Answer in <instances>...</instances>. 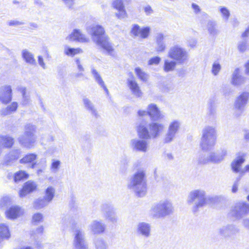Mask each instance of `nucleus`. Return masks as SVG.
I'll return each instance as SVG.
<instances>
[{
  "label": "nucleus",
  "instance_id": "obj_61",
  "mask_svg": "<svg viewBox=\"0 0 249 249\" xmlns=\"http://www.w3.org/2000/svg\"><path fill=\"white\" fill-rule=\"evenodd\" d=\"M38 63L40 67H41L43 69H46V66L45 63L44 62L43 58L41 56H38Z\"/></svg>",
  "mask_w": 249,
  "mask_h": 249
},
{
  "label": "nucleus",
  "instance_id": "obj_30",
  "mask_svg": "<svg viewBox=\"0 0 249 249\" xmlns=\"http://www.w3.org/2000/svg\"><path fill=\"white\" fill-rule=\"evenodd\" d=\"M89 228L93 234H98L104 231L105 225L101 221L93 220L89 225Z\"/></svg>",
  "mask_w": 249,
  "mask_h": 249
},
{
  "label": "nucleus",
  "instance_id": "obj_31",
  "mask_svg": "<svg viewBox=\"0 0 249 249\" xmlns=\"http://www.w3.org/2000/svg\"><path fill=\"white\" fill-rule=\"evenodd\" d=\"M11 236L9 227L5 224H0V243L4 240L8 239Z\"/></svg>",
  "mask_w": 249,
  "mask_h": 249
},
{
  "label": "nucleus",
  "instance_id": "obj_24",
  "mask_svg": "<svg viewBox=\"0 0 249 249\" xmlns=\"http://www.w3.org/2000/svg\"><path fill=\"white\" fill-rule=\"evenodd\" d=\"M238 231V230L231 225L223 226L218 229L219 234L224 238L231 237Z\"/></svg>",
  "mask_w": 249,
  "mask_h": 249
},
{
  "label": "nucleus",
  "instance_id": "obj_56",
  "mask_svg": "<svg viewBox=\"0 0 249 249\" xmlns=\"http://www.w3.org/2000/svg\"><path fill=\"white\" fill-rule=\"evenodd\" d=\"M238 49L239 51L243 52L247 49V42L245 41H242L239 42Z\"/></svg>",
  "mask_w": 249,
  "mask_h": 249
},
{
  "label": "nucleus",
  "instance_id": "obj_27",
  "mask_svg": "<svg viewBox=\"0 0 249 249\" xmlns=\"http://www.w3.org/2000/svg\"><path fill=\"white\" fill-rule=\"evenodd\" d=\"M165 36L161 33L157 34L155 36L156 46L155 50L158 53H162L165 51L166 45L164 41Z\"/></svg>",
  "mask_w": 249,
  "mask_h": 249
},
{
  "label": "nucleus",
  "instance_id": "obj_47",
  "mask_svg": "<svg viewBox=\"0 0 249 249\" xmlns=\"http://www.w3.org/2000/svg\"><path fill=\"white\" fill-rule=\"evenodd\" d=\"M218 10L220 13L223 19L225 21H227L230 16V12L228 9L225 7L219 6Z\"/></svg>",
  "mask_w": 249,
  "mask_h": 249
},
{
  "label": "nucleus",
  "instance_id": "obj_43",
  "mask_svg": "<svg viewBox=\"0 0 249 249\" xmlns=\"http://www.w3.org/2000/svg\"><path fill=\"white\" fill-rule=\"evenodd\" d=\"M75 63L79 72L78 73H74L73 74V77L75 78H78L83 76L84 75L83 72L84 71V68L82 66L80 60L79 58H76L75 59Z\"/></svg>",
  "mask_w": 249,
  "mask_h": 249
},
{
  "label": "nucleus",
  "instance_id": "obj_63",
  "mask_svg": "<svg viewBox=\"0 0 249 249\" xmlns=\"http://www.w3.org/2000/svg\"><path fill=\"white\" fill-rule=\"evenodd\" d=\"M29 102L30 99L29 96L27 94L22 95V104L24 105H26L28 104Z\"/></svg>",
  "mask_w": 249,
  "mask_h": 249
},
{
  "label": "nucleus",
  "instance_id": "obj_40",
  "mask_svg": "<svg viewBox=\"0 0 249 249\" xmlns=\"http://www.w3.org/2000/svg\"><path fill=\"white\" fill-rule=\"evenodd\" d=\"M134 71L136 75L141 81L144 82L147 81L149 78L148 74L144 71L142 70L140 68H135Z\"/></svg>",
  "mask_w": 249,
  "mask_h": 249
},
{
  "label": "nucleus",
  "instance_id": "obj_9",
  "mask_svg": "<svg viewBox=\"0 0 249 249\" xmlns=\"http://www.w3.org/2000/svg\"><path fill=\"white\" fill-rule=\"evenodd\" d=\"M181 125V122L178 119L171 120L168 124L166 134L164 138V142L169 143L173 141L178 133Z\"/></svg>",
  "mask_w": 249,
  "mask_h": 249
},
{
  "label": "nucleus",
  "instance_id": "obj_32",
  "mask_svg": "<svg viewBox=\"0 0 249 249\" xmlns=\"http://www.w3.org/2000/svg\"><path fill=\"white\" fill-rule=\"evenodd\" d=\"M83 102L84 107L87 109L90 112L93 116L95 118H97L99 117V114L90 100L86 97H84L83 98Z\"/></svg>",
  "mask_w": 249,
  "mask_h": 249
},
{
  "label": "nucleus",
  "instance_id": "obj_51",
  "mask_svg": "<svg viewBox=\"0 0 249 249\" xmlns=\"http://www.w3.org/2000/svg\"><path fill=\"white\" fill-rule=\"evenodd\" d=\"M96 249H107V244L102 239H97L95 242Z\"/></svg>",
  "mask_w": 249,
  "mask_h": 249
},
{
  "label": "nucleus",
  "instance_id": "obj_6",
  "mask_svg": "<svg viewBox=\"0 0 249 249\" xmlns=\"http://www.w3.org/2000/svg\"><path fill=\"white\" fill-rule=\"evenodd\" d=\"M168 56L179 65L186 64L189 59V54L187 50L178 44L174 45L170 48Z\"/></svg>",
  "mask_w": 249,
  "mask_h": 249
},
{
  "label": "nucleus",
  "instance_id": "obj_52",
  "mask_svg": "<svg viewBox=\"0 0 249 249\" xmlns=\"http://www.w3.org/2000/svg\"><path fill=\"white\" fill-rule=\"evenodd\" d=\"M137 114L139 117V119L141 120V122L140 123H141L142 122H144L146 124V122L143 121V119L145 117L149 116V113L148 110L146 111L140 109L138 110Z\"/></svg>",
  "mask_w": 249,
  "mask_h": 249
},
{
  "label": "nucleus",
  "instance_id": "obj_14",
  "mask_svg": "<svg viewBox=\"0 0 249 249\" xmlns=\"http://www.w3.org/2000/svg\"><path fill=\"white\" fill-rule=\"evenodd\" d=\"M249 100V92L243 91L236 98L234 103V108L240 114L244 110Z\"/></svg>",
  "mask_w": 249,
  "mask_h": 249
},
{
  "label": "nucleus",
  "instance_id": "obj_64",
  "mask_svg": "<svg viewBox=\"0 0 249 249\" xmlns=\"http://www.w3.org/2000/svg\"><path fill=\"white\" fill-rule=\"evenodd\" d=\"M16 89L22 94V96L26 94V89L23 86H18L17 87Z\"/></svg>",
  "mask_w": 249,
  "mask_h": 249
},
{
  "label": "nucleus",
  "instance_id": "obj_39",
  "mask_svg": "<svg viewBox=\"0 0 249 249\" xmlns=\"http://www.w3.org/2000/svg\"><path fill=\"white\" fill-rule=\"evenodd\" d=\"M177 63H178L176 61L173 59L172 60L165 59L164 60V65L163 67V70L165 72L173 71L175 70Z\"/></svg>",
  "mask_w": 249,
  "mask_h": 249
},
{
  "label": "nucleus",
  "instance_id": "obj_42",
  "mask_svg": "<svg viewBox=\"0 0 249 249\" xmlns=\"http://www.w3.org/2000/svg\"><path fill=\"white\" fill-rule=\"evenodd\" d=\"M18 103L16 102H12L1 111L2 115H7L15 112L18 107Z\"/></svg>",
  "mask_w": 249,
  "mask_h": 249
},
{
  "label": "nucleus",
  "instance_id": "obj_15",
  "mask_svg": "<svg viewBox=\"0 0 249 249\" xmlns=\"http://www.w3.org/2000/svg\"><path fill=\"white\" fill-rule=\"evenodd\" d=\"M151 31L149 26L141 27L138 24L132 26L130 33L135 37L145 39L148 37Z\"/></svg>",
  "mask_w": 249,
  "mask_h": 249
},
{
  "label": "nucleus",
  "instance_id": "obj_44",
  "mask_svg": "<svg viewBox=\"0 0 249 249\" xmlns=\"http://www.w3.org/2000/svg\"><path fill=\"white\" fill-rule=\"evenodd\" d=\"M50 203L46 199L39 198L36 200L34 203V207L36 209H40L47 206Z\"/></svg>",
  "mask_w": 249,
  "mask_h": 249
},
{
  "label": "nucleus",
  "instance_id": "obj_21",
  "mask_svg": "<svg viewBox=\"0 0 249 249\" xmlns=\"http://www.w3.org/2000/svg\"><path fill=\"white\" fill-rule=\"evenodd\" d=\"M147 110L148 111L149 117L152 120H157L159 119H163L164 114L160 110L157 105L151 103L148 105L147 107Z\"/></svg>",
  "mask_w": 249,
  "mask_h": 249
},
{
  "label": "nucleus",
  "instance_id": "obj_22",
  "mask_svg": "<svg viewBox=\"0 0 249 249\" xmlns=\"http://www.w3.org/2000/svg\"><path fill=\"white\" fill-rule=\"evenodd\" d=\"M66 39L75 40L81 43H87L89 41V38L79 29L73 30V32L66 37Z\"/></svg>",
  "mask_w": 249,
  "mask_h": 249
},
{
  "label": "nucleus",
  "instance_id": "obj_28",
  "mask_svg": "<svg viewBox=\"0 0 249 249\" xmlns=\"http://www.w3.org/2000/svg\"><path fill=\"white\" fill-rule=\"evenodd\" d=\"M245 154L239 153L236 158L231 162V166L232 171L235 173H239L241 175V166L245 161Z\"/></svg>",
  "mask_w": 249,
  "mask_h": 249
},
{
  "label": "nucleus",
  "instance_id": "obj_62",
  "mask_svg": "<svg viewBox=\"0 0 249 249\" xmlns=\"http://www.w3.org/2000/svg\"><path fill=\"white\" fill-rule=\"evenodd\" d=\"M23 24V22L18 20H10L8 22V25L9 26H18Z\"/></svg>",
  "mask_w": 249,
  "mask_h": 249
},
{
  "label": "nucleus",
  "instance_id": "obj_11",
  "mask_svg": "<svg viewBox=\"0 0 249 249\" xmlns=\"http://www.w3.org/2000/svg\"><path fill=\"white\" fill-rule=\"evenodd\" d=\"M72 245L74 249H88L85 233L82 230L77 229L74 231Z\"/></svg>",
  "mask_w": 249,
  "mask_h": 249
},
{
  "label": "nucleus",
  "instance_id": "obj_26",
  "mask_svg": "<svg viewBox=\"0 0 249 249\" xmlns=\"http://www.w3.org/2000/svg\"><path fill=\"white\" fill-rule=\"evenodd\" d=\"M246 78L241 74L239 68H236L233 71L231 79V83L234 86H239L245 83Z\"/></svg>",
  "mask_w": 249,
  "mask_h": 249
},
{
  "label": "nucleus",
  "instance_id": "obj_18",
  "mask_svg": "<svg viewBox=\"0 0 249 249\" xmlns=\"http://www.w3.org/2000/svg\"><path fill=\"white\" fill-rule=\"evenodd\" d=\"M112 6L117 10L115 16L119 19H124L127 17V14L123 0H113Z\"/></svg>",
  "mask_w": 249,
  "mask_h": 249
},
{
  "label": "nucleus",
  "instance_id": "obj_34",
  "mask_svg": "<svg viewBox=\"0 0 249 249\" xmlns=\"http://www.w3.org/2000/svg\"><path fill=\"white\" fill-rule=\"evenodd\" d=\"M91 73L94 78L95 81L102 88L104 89L105 91L107 94L108 93V90L106 87L104 81L103 80L100 74L94 68L91 69Z\"/></svg>",
  "mask_w": 249,
  "mask_h": 249
},
{
  "label": "nucleus",
  "instance_id": "obj_57",
  "mask_svg": "<svg viewBox=\"0 0 249 249\" xmlns=\"http://www.w3.org/2000/svg\"><path fill=\"white\" fill-rule=\"evenodd\" d=\"M10 202V199L7 197H4L0 200V206L1 207H3L7 205Z\"/></svg>",
  "mask_w": 249,
  "mask_h": 249
},
{
  "label": "nucleus",
  "instance_id": "obj_1",
  "mask_svg": "<svg viewBox=\"0 0 249 249\" xmlns=\"http://www.w3.org/2000/svg\"><path fill=\"white\" fill-rule=\"evenodd\" d=\"M164 128V125L161 123L152 122L147 126L144 122H142L137 126V131L139 138L150 139L158 137Z\"/></svg>",
  "mask_w": 249,
  "mask_h": 249
},
{
  "label": "nucleus",
  "instance_id": "obj_54",
  "mask_svg": "<svg viewBox=\"0 0 249 249\" xmlns=\"http://www.w3.org/2000/svg\"><path fill=\"white\" fill-rule=\"evenodd\" d=\"M161 60V58L159 56H155L151 58L148 61L149 65H158Z\"/></svg>",
  "mask_w": 249,
  "mask_h": 249
},
{
  "label": "nucleus",
  "instance_id": "obj_16",
  "mask_svg": "<svg viewBox=\"0 0 249 249\" xmlns=\"http://www.w3.org/2000/svg\"><path fill=\"white\" fill-rule=\"evenodd\" d=\"M130 74L131 77L128 78L126 81L127 86L133 96L137 98H141L142 96L143 93L134 79L133 74L131 73Z\"/></svg>",
  "mask_w": 249,
  "mask_h": 249
},
{
  "label": "nucleus",
  "instance_id": "obj_48",
  "mask_svg": "<svg viewBox=\"0 0 249 249\" xmlns=\"http://www.w3.org/2000/svg\"><path fill=\"white\" fill-rule=\"evenodd\" d=\"M28 174L25 171H20L15 174L14 180L15 182L20 181L22 179L28 178Z\"/></svg>",
  "mask_w": 249,
  "mask_h": 249
},
{
  "label": "nucleus",
  "instance_id": "obj_45",
  "mask_svg": "<svg viewBox=\"0 0 249 249\" xmlns=\"http://www.w3.org/2000/svg\"><path fill=\"white\" fill-rule=\"evenodd\" d=\"M191 8L196 15L201 14V18H208V15L206 13L201 12V9L200 6L197 4L193 3L191 5Z\"/></svg>",
  "mask_w": 249,
  "mask_h": 249
},
{
  "label": "nucleus",
  "instance_id": "obj_19",
  "mask_svg": "<svg viewBox=\"0 0 249 249\" xmlns=\"http://www.w3.org/2000/svg\"><path fill=\"white\" fill-rule=\"evenodd\" d=\"M12 99V89L10 85H5L0 87V102L7 104Z\"/></svg>",
  "mask_w": 249,
  "mask_h": 249
},
{
  "label": "nucleus",
  "instance_id": "obj_38",
  "mask_svg": "<svg viewBox=\"0 0 249 249\" xmlns=\"http://www.w3.org/2000/svg\"><path fill=\"white\" fill-rule=\"evenodd\" d=\"M82 53V50L79 48H72L68 47V46H65L64 49V54L71 57H73L75 55L81 53Z\"/></svg>",
  "mask_w": 249,
  "mask_h": 249
},
{
  "label": "nucleus",
  "instance_id": "obj_8",
  "mask_svg": "<svg viewBox=\"0 0 249 249\" xmlns=\"http://www.w3.org/2000/svg\"><path fill=\"white\" fill-rule=\"evenodd\" d=\"M227 154V149H222L217 152H210L206 157L200 158L199 161L202 164H205L209 162L219 163L225 159Z\"/></svg>",
  "mask_w": 249,
  "mask_h": 249
},
{
  "label": "nucleus",
  "instance_id": "obj_35",
  "mask_svg": "<svg viewBox=\"0 0 249 249\" xmlns=\"http://www.w3.org/2000/svg\"><path fill=\"white\" fill-rule=\"evenodd\" d=\"M21 54L23 59L26 63L32 65L36 64V60L34 55L29 51L24 49L22 51Z\"/></svg>",
  "mask_w": 249,
  "mask_h": 249
},
{
  "label": "nucleus",
  "instance_id": "obj_37",
  "mask_svg": "<svg viewBox=\"0 0 249 249\" xmlns=\"http://www.w3.org/2000/svg\"><path fill=\"white\" fill-rule=\"evenodd\" d=\"M55 194V189L52 186H49L45 190L44 198L50 203L53 199Z\"/></svg>",
  "mask_w": 249,
  "mask_h": 249
},
{
  "label": "nucleus",
  "instance_id": "obj_58",
  "mask_svg": "<svg viewBox=\"0 0 249 249\" xmlns=\"http://www.w3.org/2000/svg\"><path fill=\"white\" fill-rule=\"evenodd\" d=\"M144 12L146 15H150L153 13L154 11L150 5H147L143 8Z\"/></svg>",
  "mask_w": 249,
  "mask_h": 249
},
{
  "label": "nucleus",
  "instance_id": "obj_36",
  "mask_svg": "<svg viewBox=\"0 0 249 249\" xmlns=\"http://www.w3.org/2000/svg\"><path fill=\"white\" fill-rule=\"evenodd\" d=\"M20 154L19 150H15L11 151L5 158L3 164L6 165H9L12 160L17 159Z\"/></svg>",
  "mask_w": 249,
  "mask_h": 249
},
{
  "label": "nucleus",
  "instance_id": "obj_60",
  "mask_svg": "<svg viewBox=\"0 0 249 249\" xmlns=\"http://www.w3.org/2000/svg\"><path fill=\"white\" fill-rule=\"evenodd\" d=\"M69 9H72L74 4V0H62Z\"/></svg>",
  "mask_w": 249,
  "mask_h": 249
},
{
  "label": "nucleus",
  "instance_id": "obj_20",
  "mask_svg": "<svg viewBox=\"0 0 249 249\" xmlns=\"http://www.w3.org/2000/svg\"><path fill=\"white\" fill-rule=\"evenodd\" d=\"M101 211L108 222L113 224L117 223V217L113 207L111 205L107 204H103L101 206Z\"/></svg>",
  "mask_w": 249,
  "mask_h": 249
},
{
  "label": "nucleus",
  "instance_id": "obj_17",
  "mask_svg": "<svg viewBox=\"0 0 249 249\" xmlns=\"http://www.w3.org/2000/svg\"><path fill=\"white\" fill-rule=\"evenodd\" d=\"M144 140L137 138L132 139L130 142V146L135 151L146 152L148 149V143Z\"/></svg>",
  "mask_w": 249,
  "mask_h": 249
},
{
  "label": "nucleus",
  "instance_id": "obj_25",
  "mask_svg": "<svg viewBox=\"0 0 249 249\" xmlns=\"http://www.w3.org/2000/svg\"><path fill=\"white\" fill-rule=\"evenodd\" d=\"M24 210L18 206L11 207L6 212V217L10 219H15L24 213Z\"/></svg>",
  "mask_w": 249,
  "mask_h": 249
},
{
  "label": "nucleus",
  "instance_id": "obj_2",
  "mask_svg": "<svg viewBox=\"0 0 249 249\" xmlns=\"http://www.w3.org/2000/svg\"><path fill=\"white\" fill-rule=\"evenodd\" d=\"M213 199V197L207 196L205 190L195 189L189 193L187 202L189 205L192 206L193 211L196 212L199 208L208 204Z\"/></svg>",
  "mask_w": 249,
  "mask_h": 249
},
{
  "label": "nucleus",
  "instance_id": "obj_49",
  "mask_svg": "<svg viewBox=\"0 0 249 249\" xmlns=\"http://www.w3.org/2000/svg\"><path fill=\"white\" fill-rule=\"evenodd\" d=\"M60 164L61 162L60 160L55 159L52 160L50 166L52 172L53 173L57 172L60 168Z\"/></svg>",
  "mask_w": 249,
  "mask_h": 249
},
{
  "label": "nucleus",
  "instance_id": "obj_46",
  "mask_svg": "<svg viewBox=\"0 0 249 249\" xmlns=\"http://www.w3.org/2000/svg\"><path fill=\"white\" fill-rule=\"evenodd\" d=\"M36 158V155L35 154H30L26 155L20 160L21 163H29L33 162Z\"/></svg>",
  "mask_w": 249,
  "mask_h": 249
},
{
  "label": "nucleus",
  "instance_id": "obj_4",
  "mask_svg": "<svg viewBox=\"0 0 249 249\" xmlns=\"http://www.w3.org/2000/svg\"><path fill=\"white\" fill-rule=\"evenodd\" d=\"M128 187L140 197L145 195L147 191L145 172L140 170L136 172L130 179Z\"/></svg>",
  "mask_w": 249,
  "mask_h": 249
},
{
  "label": "nucleus",
  "instance_id": "obj_10",
  "mask_svg": "<svg viewBox=\"0 0 249 249\" xmlns=\"http://www.w3.org/2000/svg\"><path fill=\"white\" fill-rule=\"evenodd\" d=\"M88 33L90 35L91 39L95 44L102 38L107 36L104 28L99 25L93 24L87 28Z\"/></svg>",
  "mask_w": 249,
  "mask_h": 249
},
{
  "label": "nucleus",
  "instance_id": "obj_5",
  "mask_svg": "<svg viewBox=\"0 0 249 249\" xmlns=\"http://www.w3.org/2000/svg\"><path fill=\"white\" fill-rule=\"evenodd\" d=\"M174 207L170 200H162L155 204L151 209V214L157 218L163 217L172 214Z\"/></svg>",
  "mask_w": 249,
  "mask_h": 249
},
{
  "label": "nucleus",
  "instance_id": "obj_50",
  "mask_svg": "<svg viewBox=\"0 0 249 249\" xmlns=\"http://www.w3.org/2000/svg\"><path fill=\"white\" fill-rule=\"evenodd\" d=\"M221 70V66L220 63L217 61H215L213 63L212 67L211 72L214 76H216L218 74Z\"/></svg>",
  "mask_w": 249,
  "mask_h": 249
},
{
  "label": "nucleus",
  "instance_id": "obj_13",
  "mask_svg": "<svg viewBox=\"0 0 249 249\" xmlns=\"http://www.w3.org/2000/svg\"><path fill=\"white\" fill-rule=\"evenodd\" d=\"M96 45L107 54L115 56L116 52L113 44L109 41V38L107 36L102 38L96 43Z\"/></svg>",
  "mask_w": 249,
  "mask_h": 249
},
{
  "label": "nucleus",
  "instance_id": "obj_23",
  "mask_svg": "<svg viewBox=\"0 0 249 249\" xmlns=\"http://www.w3.org/2000/svg\"><path fill=\"white\" fill-rule=\"evenodd\" d=\"M151 227L146 222H140L137 225L136 231L138 234L148 238L151 235Z\"/></svg>",
  "mask_w": 249,
  "mask_h": 249
},
{
  "label": "nucleus",
  "instance_id": "obj_59",
  "mask_svg": "<svg viewBox=\"0 0 249 249\" xmlns=\"http://www.w3.org/2000/svg\"><path fill=\"white\" fill-rule=\"evenodd\" d=\"M197 41L196 39L192 38L188 41L187 46L189 47L193 48L196 46Z\"/></svg>",
  "mask_w": 249,
  "mask_h": 249
},
{
  "label": "nucleus",
  "instance_id": "obj_41",
  "mask_svg": "<svg viewBox=\"0 0 249 249\" xmlns=\"http://www.w3.org/2000/svg\"><path fill=\"white\" fill-rule=\"evenodd\" d=\"M207 28L209 33L211 36H215L219 33L217 29L216 23L214 21H209L207 23Z\"/></svg>",
  "mask_w": 249,
  "mask_h": 249
},
{
  "label": "nucleus",
  "instance_id": "obj_7",
  "mask_svg": "<svg viewBox=\"0 0 249 249\" xmlns=\"http://www.w3.org/2000/svg\"><path fill=\"white\" fill-rule=\"evenodd\" d=\"M36 128L35 125L28 124L25 126V131L23 134L18 138V142L23 146L30 148L36 141L35 135Z\"/></svg>",
  "mask_w": 249,
  "mask_h": 249
},
{
  "label": "nucleus",
  "instance_id": "obj_3",
  "mask_svg": "<svg viewBox=\"0 0 249 249\" xmlns=\"http://www.w3.org/2000/svg\"><path fill=\"white\" fill-rule=\"evenodd\" d=\"M217 139V130L215 127L212 125L205 126L201 132L200 146L204 151L213 149Z\"/></svg>",
  "mask_w": 249,
  "mask_h": 249
},
{
  "label": "nucleus",
  "instance_id": "obj_29",
  "mask_svg": "<svg viewBox=\"0 0 249 249\" xmlns=\"http://www.w3.org/2000/svg\"><path fill=\"white\" fill-rule=\"evenodd\" d=\"M37 187L36 182L29 180L24 183L23 188L19 191V195L20 197L25 196L27 194L35 191Z\"/></svg>",
  "mask_w": 249,
  "mask_h": 249
},
{
  "label": "nucleus",
  "instance_id": "obj_55",
  "mask_svg": "<svg viewBox=\"0 0 249 249\" xmlns=\"http://www.w3.org/2000/svg\"><path fill=\"white\" fill-rule=\"evenodd\" d=\"M44 231V228L43 226H40L36 228L35 231H32L31 232V236H33L34 238L36 237V234H42Z\"/></svg>",
  "mask_w": 249,
  "mask_h": 249
},
{
  "label": "nucleus",
  "instance_id": "obj_12",
  "mask_svg": "<svg viewBox=\"0 0 249 249\" xmlns=\"http://www.w3.org/2000/svg\"><path fill=\"white\" fill-rule=\"evenodd\" d=\"M249 213V204L244 201H239L235 203L231 210L232 215L241 218Z\"/></svg>",
  "mask_w": 249,
  "mask_h": 249
},
{
  "label": "nucleus",
  "instance_id": "obj_53",
  "mask_svg": "<svg viewBox=\"0 0 249 249\" xmlns=\"http://www.w3.org/2000/svg\"><path fill=\"white\" fill-rule=\"evenodd\" d=\"M43 215L40 213H36L34 214L32 218V222L33 223H39L42 221Z\"/></svg>",
  "mask_w": 249,
  "mask_h": 249
},
{
  "label": "nucleus",
  "instance_id": "obj_33",
  "mask_svg": "<svg viewBox=\"0 0 249 249\" xmlns=\"http://www.w3.org/2000/svg\"><path fill=\"white\" fill-rule=\"evenodd\" d=\"M14 143V139L9 136H0V146L2 148H10Z\"/></svg>",
  "mask_w": 249,
  "mask_h": 249
}]
</instances>
